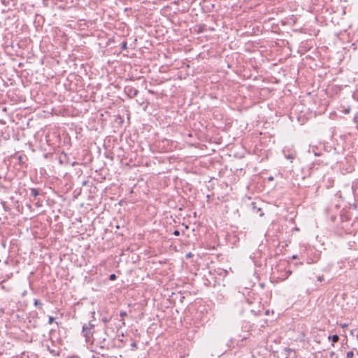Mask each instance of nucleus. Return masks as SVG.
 <instances>
[{
    "label": "nucleus",
    "mask_w": 358,
    "mask_h": 358,
    "mask_svg": "<svg viewBox=\"0 0 358 358\" xmlns=\"http://www.w3.org/2000/svg\"><path fill=\"white\" fill-rule=\"evenodd\" d=\"M94 324L92 321H89L87 324H84L82 329V334L85 337L86 341L88 342L91 338L93 337Z\"/></svg>",
    "instance_id": "nucleus-1"
},
{
    "label": "nucleus",
    "mask_w": 358,
    "mask_h": 358,
    "mask_svg": "<svg viewBox=\"0 0 358 358\" xmlns=\"http://www.w3.org/2000/svg\"><path fill=\"white\" fill-rule=\"evenodd\" d=\"M92 343L102 350L108 349L109 348V343L105 336L100 338H92Z\"/></svg>",
    "instance_id": "nucleus-2"
},
{
    "label": "nucleus",
    "mask_w": 358,
    "mask_h": 358,
    "mask_svg": "<svg viewBox=\"0 0 358 358\" xmlns=\"http://www.w3.org/2000/svg\"><path fill=\"white\" fill-rule=\"evenodd\" d=\"M124 91L129 98H134L138 94V90L131 85L125 86Z\"/></svg>",
    "instance_id": "nucleus-3"
},
{
    "label": "nucleus",
    "mask_w": 358,
    "mask_h": 358,
    "mask_svg": "<svg viewBox=\"0 0 358 358\" xmlns=\"http://www.w3.org/2000/svg\"><path fill=\"white\" fill-rule=\"evenodd\" d=\"M328 339L331 340V341H332L331 345L334 347V343H337L338 341L339 336L337 334H334L333 336H329Z\"/></svg>",
    "instance_id": "nucleus-4"
},
{
    "label": "nucleus",
    "mask_w": 358,
    "mask_h": 358,
    "mask_svg": "<svg viewBox=\"0 0 358 358\" xmlns=\"http://www.w3.org/2000/svg\"><path fill=\"white\" fill-rule=\"evenodd\" d=\"M205 27H206L205 24L196 25V28H195V30L196 31V32L198 34L202 33V32H203L205 31Z\"/></svg>",
    "instance_id": "nucleus-5"
},
{
    "label": "nucleus",
    "mask_w": 358,
    "mask_h": 358,
    "mask_svg": "<svg viewBox=\"0 0 358 358\" xmlns=\"http://www.w3.org/2000/svg\"><path fill=\"white\" fill-rule=\"evenodd\" d=\"M39 194V191L37 189L35 188H31L30 189V195L33 196L34 197H36Z\"/></svg>",
    "instance_id": "nucleus-6"
},
{
    "label": "nucleus",
    "mask_w": 358,
    "mask_h": 358,
    "mask_svg": "<svg viewBox=\"0 0 358 358\" xmlns=\"http://www.w3.org/2000/svg\"><path fill=\"white\" fill-rule=\"evenodd\" d=\"M34 306L36 307H38L40 308H42L43 303L41 302L40 300L35 299L34 301Z\"/></svg>",
    "instance_id": "nucleus-7"
},
{
    "label": "nucleus",
    "mask_w": 358,
    "mask_h": 358,
    "mask_svg": "<svg viewBox=\"0 0 358 358\" xmlns=\"http://www.w3.org/2000/svg\"><path fill=\"white\" fill-rule=\"evenodd\" d=\"M354 352L352 351H349L347 352L346 358H353Z\"/></svg>",
    "instance_id": "nucleus-8"
},
{
    "label": "nucleus",
    "mask_w": 358,
    "mask_h": 358,
    "mask_svg": "<svg viewBox=\"0 0 358 358\" xmlns=\"http://www.w3.org/2000/svg\"><path fill=\"white\" fill-rule=\"evenodd\" d=\"M127 48V43L126 41H123L121 44V49L125 50Z\"/></svg>",
    "instance_id": "nucleus-9"
},
{
    "label": "nucleus",
    "mask_w": 358,
    "mask_h": 358,
    "mask_svg": "<svg viewBox=\"0 0 358 358\" xmlns=\"http://www.w3.org/2000/svg\"><path fill=\"white\" fill-rule=\"evenodd\" d=\"M127 313L126 311H121L120 313V316L122 317H124L125 316H127Z\"/></svg>",
    "instance_id": "nucleus-10"
},
{
    "label": "nucleus",
    "mask_w": 358,
    "mask_h": 358,
    "mask_svg": "<svg viewBox=\"0 0 358 358\" xmlns=\"http://www.w3.org/2000/svg\"><path fill=\"white\" fill-rule=\"evenodd\" d=\"M109 279L111 280H114L116 279V275L115 274H111L110 275V277H109Z\"/></svg>",
    "instance_id": "nucleus-11"
},
{
    "label": "nucleus",
    "mask_w": 358,
    "mask_h": 358,
    "mask_svg": "<svg viewBox=\"0 0 358 358\" xmlns=\"http://www.w3.org/2000/svg\"><path fill=\"white\" fill-rule=\"evenodd\" d=\"M173 234L176 236H178L180 235V231L177 229H176L173 232Z\"/></svg>",
    "instance_id": "nucleus-12"
},
{
    "label": "nucleus",
    "mask_w": 358,
    "mask_h": 358,
    "mask_svg": "<svg viewBox=\"0 0 358 358\" xmlns=\"http://www.w3.org/2000/svg\"><path fill=\"white\" fill-rule=\"evenodd\" d=\"M54 320H55V319H54V317H53L50 316V317H49V319H48V323H49V324H52V323L53 322Z\"/></svg>",
    "instance_id": "nucleus-13"
},
{
    "label": "nucleus",
    "mask_w": 358,
    "mask_h": 358,
    "mask_svg": "<svg viewBox=\"0 0 358 358\" xmlns=\"http://www.w3.org/2000/svg\"><path fill=\"white\" fill-rule=\"evenodd\" d=\"M324 280V276H323V275H320V276H318V277H317V280H318L319 282H322V281H323Z\"/></svg>",
    "instance_id": "nucleus-14"
},
{
    "label": "nucleus",
    "mask_w": 358,
    "mask_h": 358,
    "mask_svg": "<svg viewBox=\"0 0 358 358\" xmlns=\"http://www.w3.org/2000/svg\"><path fill=\"white\" fill-rule=\"evenodd\" d=\"M131 347L132 348V349L137 348V345L135 342H134L131 344Z\"/></svg>",
    "instance_id": "nucleus-15"
},
{
    "label": "nucleus",
    "mask_w": 358,
    "mask_h": 358,
    "mask_svg": "<svg viewBox=\"0 0 358 358\" xmlns=\"http://www.w3.org/2000/svg\"><path fill=\"white\" fill-rule=\"evenodd\" d=\"M285 350L287 352V353H289L291 352H292V350L290 349V348H285Z\"/></svg>",
    "instance_id": "nucleus-16"
},
{
    "label": "nucleus",
    "mask_w": 358,
    "mask_h": 358,
    "mask_svg": "<svg viewBox=\"0 0 358 358\" xmlns=\"http://www.w3.org/2000/svg\"><path fill=\"white\" fill-rule=\"evenodd\" d=\"M186 257H192V254L189 252V253L186 255Z\"/></svg>",
    "instance_id": "nucleus-17"
},
{
    "label": "nucleus",
    "mask_w": 358,
    "mask_h": 358,
    "mask_svg": "<svg viewBox=\"0 0 358 358\" xmlns=\"http://www.w3.org/2000/svg\"><path fill=\"white\" fill-rule=\"evenodd\" d=\"M297 258H298V257L296 255H294L292 256V259H297Z\"/></svg>",
    "instance_id": "nucleus-18"
},
{
    "label": "nucleus",
    "mask_w": 358,
    "mask_h": 358,
    "mask_svg": "<svg viewBox=\"0 0 358 358\" xmlns=\"http://www.w3.org/2000/svg\"><path fill=\"white\" fill-rule=\"evenodd\" d=\"M287 157L288 159H292V158H293V157H292V155H289Z\"/></svg>",
    "instance_id": "nucleus-19"
},
{
    "label": "nucleus",
    "mask_w": 358,
    "mask_h": 358,
    "mask_svg": "<svg viewBox=\"0 0 358 358\" xmlns=\"http://www.w3.org/2000/svg\"><path fill=\"white\" fill-rule=\"evenodd\" d=\"M268 180H273V176L269 177V178H268Z\"/></svg>",
    "instance_id": "nucleus-20"
},
{
    "label": "nucleus",
    "mask_w": 358,
    "mask_h": 358,
    "mask_svg": "<svg viewBox=\"0 0 358 358\" xmlns=\"http://www.w3.org/2000/svg\"><path fill=\"white\" fill-rule=\"evenodd\" d=\"M103 321L104 322H108L107 319H103Z\"/></svg>",
    "instance_id": "nucleus-21"
},
{
    "label": "nucleus",
    "mask_w": 358,
    "mask_h": 358,
    "mask_svg": "<svg viewBox=\"0 0 358 358\" xmlns=\"http://www.w3.org/2000/svg\"><path fill=\"white\" fill-rule=\"evenodd\" d=\"M0 123H1V124H4V123H5V122H4V121H2V120H0Z\"/></svg>",
    "instance_id": "nucleus-22"
},
{
    "label": "nucleus",
    "mask_w": 358,
    "mask_h": 358,
    "mask_svg": "<svg viewBox=\"0 0 358 358\" xmlns=\"http://www.w3.org/2000/svg\"><path fill=\"white\" fill-rule=\"evenodd\" d=\"M287 273H288L289 275H290L292 273V271H288Z\"/></svg>",
    "instance_id": "nucleus-23"
},
{
    "label": "nucleus",
    "mask_w": 358,
    "mask_h": 358,
    "mask_svg": "<svg viewBox=\"0 0 358 358\" xmlns=\"http://www.w3.org/2000/svg\"><path fill=\"white\" fill-rule=\"evenodd\" d=\"M346 326H347V324H343L342 325V327H346Z\"/></svg>",
    "instance_id": "nucleus-24"
},
{
    "label": "nucleus",
    "mask_w": 358,
    "mask_h": 358,
    "mask_svg": "<svg viewBox=\"0 0 358 358\" xmlns=\"http://www.w3.org/2000/svg\"><path fill=\"white\" fill-rule=\"evenodd\" d=\"M148 92H149L150 93H152V94L154 93V92H153L152 91H151V90H149Z\"/></svg>",
    "instance_id": "nucleus-25"
},
{
    "label": "nucleus",
    "mask_w": 358,
    "mask_h": 358,
    "mask_svg": "<svg viewBox=\"0 0 358 358\" xmlns=\"http://www.w3.org/2000/svg\"><path fill=\"white\" fill-rule=\"evenodd\" d=\"M253 208L255 209V210H257V208H255V206H253Z\"/></svg>",
    "instance_id": "nucleus-26"
},
{
    "label": "nucleus",
    "mask_w": 358,
    "mask_h": 358,
    "mask_svg": "<svg viewBox=\"0 0 358 358\" xmlns=\"http://www.w3.org/2000/svg\"><path fill=\"white\" fill-rule=\"evenodd\" d=\"M253 208L255 209V210H257V208H255V206H253Z\"/></svg>",
    "instance_id": "nucleus-27"
},
{
    "label": "nucleus",
    "mask_w": 358,
    "mask_h": 358,
    "mask_svg": "<svg viewBox=\"0 0 358 358\" xmlns=\"http://www.w3.org/2000/svg\"><path fill=\"white\" fill-rule=\"evenodd\" d=\"M260 210H261V209H260L259 208H257V212L259 211Z\"/></svg>",
    "instance_id": "nucleus-28"
},
{
    "label": "nucleus",
    "mask_w": 358,
    "mask_h": 358,
    "mask_svg": "<svg viewBox=\"0 0 358 358\" xmlns=\"http://www.w3.org/2000/svg\"><path fill=\"white\" fill-rule=\"evenodd\" d=\"M357 355H358V352H357Z\"/></svg>",
    "instance_id": "nucleus-29"
},
{
    "label": "nucleus",
    "mask_w": 358,
    "mask_h": 358,
    "mask_svg": "<svg viewBox=\"0 0 358 358\" xmlns=\"http://www.w3.org/2000/svg\"><path fill=\"white\" fill-rule=\"evenodd\" d=\"M286 358H288V357H286Z\"/></svg>",
    "instance_id": "nucleus-30"
}]
</instances>
